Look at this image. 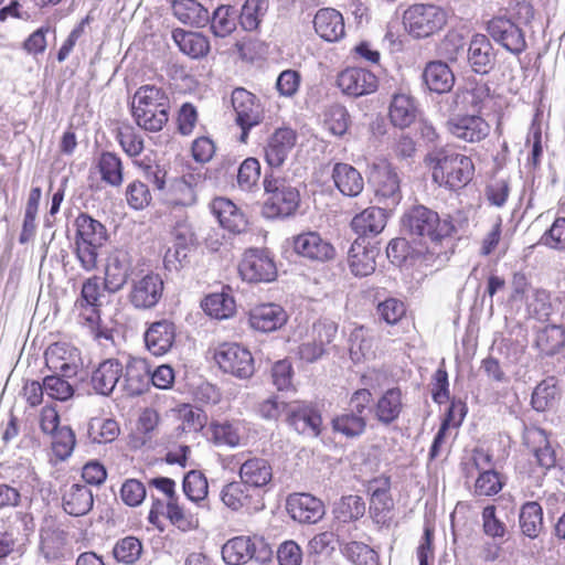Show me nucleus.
I'll list each match as a JSON object with an SVG mask.
<instances>
[{
    "instance_id": "obj_1",
    "label": "nucleus",
    "mask_w": 565,
    "mask_h": 565,
    "mask_svg": "<svg viewBox=\"0 0 565 565\" xmlns=\"http://www.w3.org/2000/svg\"><path fill=\"white\" fill-rule=\"evenodd\" d=\"M402 226L413 238L430 243L433 247L429 253L436 256L443 254L441 249L436 250V247L456 231L451 216L446 215L441 218L437 212L422 204L413 205L404 212Z\"/></svg>"
},
{
    "instance_id": "obj_19",
    "label": "nucleus",
    "mask_w": 565,
    "mask_h": 565,
    "mask_svg": "<svg viewBox=\"0 0 565 565\" xmlns=\"http://www.w3.org/2000/svg\"><path fill=\"white\" fill-rule=\"evenodd\" d=\"M286 415L288 424L299 434L319 436L322 418L312 406L302 402H292L289 403Z\"/></svg>"
},
{
    "instance_id": "obj_38",
    "label": "nucleus",
    "mask_w": 565,
    "mask_h": 565,
    "mask_svg": "<svg viewBox=\"0 0 565 565\" xmlns=\"http://www.w3.org/2000/svg\"><path fill=\"white\" fill-rule=\"evenodd\" d=\"M172 40L179 50L191 58H202L210 52L209 39L199 32L177 28L172 31Z\"/></svg>"
},
{
    "instance_id": "obj_25",
    "label": "nucleus",
    "mask_w": 565,
    "mask_h": 565,
    "mask_svg": "<svg viewBox=\"0 0 565 565\" xmlns=\"http://www.w3.org/2000/svg\"><path fill=\"white\" fill-rule=\"evenodd\" d=\"M124 371L117 359H107L98 364L90 376L93 390L100 395L108 396L119 383Z\"/></svg>"
},
{
    "instance_id": "obj_33",
    "label": "nucleus",
    "mask_w": 565,
    "mask_h": 565,
    "mask_svg": "<svg viewBox=\"0 0 565 565\" xmlns=\"http://www.w3.org/2000/svg\"><path fill=\"white\" fill-rule=\"evenodd\" d=\"M211 211L220 225L230 232L241 233L246 227V220L241 210L226 198H216L212 201Z\"/></svg>"
},
{
    "instance_id": "obj_64",
    "label": "nucleus",
    "mask_w": 565,
    "mask_h": 565,
    "mask_svg": "<svg viewBox=\"0 0 565 565\" xmlns=\"http://www.w3.org/2000/svg\"><path fill=\"white\" fill-rule=\"evenodd\" d=\"M539 244L556 250H565V217H557L542 235Z\"/></svg>"
},
{
    "instance_id": "obj_28",
    "label": "nucleus",
    "mask_w": 565,
    "mask_h": 565,
    "mask_svg": "<svg viewBox=\"0 0 565 565\" xmlns=\"http://www.w3.org/2000/svg\"><path fill=\"white\" fill-rule=\"evenodd\" d=\"M94 504V495L90 488L83 483L65 486L62 495L64 511L73 516L87 514Z\"/></svg>"
},
{
    "instance_id": "obj_14",
    "label": "nucleus",
    "mask_w": 565,
    "mask_h": 565,
    "mask_svg": "<svg viewBox=\"0 0 565 565\" xmlns=\"http://www.w3.org/2000/svg\"><path fill=\"white\" fill-rule=\"evenodd\" d=\"M339 88L345 95L360 97L372 94L377 88V77L361 67H349L342 71L337 79Z\"/></svg>"
},
{
    "instance_id": "obj_15",
    "label": "nucleus",
    "mask_w": 565,
    "mask_h": 565,
    "mask_svg": "<svg viewBox=\"0 0 565 565\" xmlns=\"http://www.w3.org/2000/svg\"><path fill=\"white\" fill-rule=\"evenodd\" d=\"M297 141V134L291 128L276 129L264 147V158L270 168H280L287 160Z\"/></svg>"
},
{
    "instance_id": "obj_51",
    "label": "nucleus",
    "mask_w": 565,
    "mask_h": 565,
    "mask_svg": "<svg viewBox=\"0 0 565 565\" xmlns=\"http://www.w3.org/2000/svg\"><path fill=\"white\" fill-rule=\"evenodd\" d=\"M268 7V0H246L238 17L243 30L256 31L266 15Z\"/></svg>"
},
{
    "instance_id": "obj_9",
    "label": "nucleus",
    "mask_w": 565,
    "mask_h": 565,
    "mask_svg": "<svg viewBox=\"0 0 565 565\" xmlns=\"http://www.w3.org/2000/svg\"><path fill=\"white\" fill-rule=\"evenodd\" d=\"M238 271L242 279L248 282H268L277 275L273 258L266 250L258 248H250L244 253Z\"/></svg>"
},
{
    "instance_id": "obj_3",
    "label": "nucleus",
    "mask_w": 565,
    "mask_h": 565,
    "mask_svg": "<svg viewBox=\"0 0 565 565\" xmlns=\"http://www.w3.org/2000/svg\"><path fill=\"white\" fill-rule=\"evenodd\" d=\"M425 162L431 169L434 181L451 190L467 185L475 173L473 162L468 156L447 148L430 149Z\"/></svg>"
},
{
    "instance_id": "obj_2",
    "label": "nucleus",
    "mask_w": 565,
    "mask_h": 565,
    "mask_svg": "<svg viewBox=\"0 0 565 565\" xmlns=\"http://www.w3.org/2000/svg\"><path fill=\"white\" fill-rule=\"evenodd\" d=\"M170 99L162 87L142 85L134 94L131 115L137 126L149 132H158L169 120Z\"/></svg>"
},
{
    "instance_id": "obj_54",
    "label": "nucleus",
    "mask_w": 565,
    "mask_h": 565,
    "mask_svg": "<svg viewBox=\"0 0 565 565\" xmlns=\"http://www.w3.org/2000/svg\"><path fill=\"white\" fill-rule=\"evenodd\" d=\"M323 124L333 136L342 137L351 125V117L344 106L334 104L326 109Z\"/></svg>"
},
{
    "instance_id": "obj_42",
    "label": "nucleus",
    "mask_w": 565,
    "mask_h": 565,
    "mask_svg": "<svg viewBox=\"0 0 565 565\" xmlns=\"http://www.w3.org/2000/svg\"><path fill=\"white\" fill-rule=\"evenodd\" d=\"M192 174L174 179L163 193L166 202L173 206H191L196 202V194L192 185Z\"/></svg>"
},
{
    "instance_id": "obj_47",
    "label": "nucleus",
    "mask_w": 565,
    "mask_h": 565,
    "mask_svg": "<svg viewBox=\"0 0 565 565\" xmlns=\"http://www.w3.org/2000/svg\"><path fill=\"white\" fill-rule=\"evenodd\" d=\"M222 502L231 510L238 511L241 509H252V495L249 494L248 487L238 481H233L225 484L221 491ZM257 509V507H253Z\"/></svg>"
},
{
    "instance_id": "obj_7",
    "label": "nucleus",
    "mask_w": 565,
    "mask_h": 565,
    "mask_svg": "<svg viewBox=\"0 0 565 565\" xmlns=\"http://www.w3.org/2000/svg\"><path fill=\"white\" fill-rule=\"evenodd\" d=\"M213 358L218 367L237 379H249L255 372L254 358L248 349L236 342L218 344Z\"/></svg>"
},
{
    "instance_id": "obj_32",
    "label": "nucleus",
    "mask_w": 565,
    "mask_h": 565,
    "mask_svg": "<svg viewBox=\"0 0 565 565\" xmlns=\"http://www.w3.org/2000/svg\"><path fill=\"white\" fill-rule=\"evenodd\" d=\"M385 209L371 206L356 214L351 221L352 230L360 237H369L376 236L380 234L385 225L387 220Z\"/></svg>"
},
{
    "instance_id": "obj_48",
    "label": "nucleus",
    "mask_w": 565,
    "mask_h": 565,
    "mask_svg": "<svg viewBox=\"0 0 565 565\" xmlns=\"http://www.w3.org/2000/svg\"><path fill=\"white\" fill-rule=\"evenodd\" d=\"M519 522L525 536L530 539L537 537L543 529L542 507L535 501L524 503L520 511Z\"/></svg>"
},
{
    "instance_id": "obj_59",
    "label": "nucleus",
    "mask_w": 565,
    "mask_h": 565,
    "mask_svg": "<svg viewBox=\"0 0 565 565\" xmlns=\"http://www.w3.org/2000/svg\"><path fill=\"white\" fill-rule=\"evenodd\" d=\"M141 552V542L134 536H127L118 541L113 551L115 558L125 564L135 563L140 557Z\"/></svg>"
},
{
    "instance_id": "obj_61",
    "label": "nucleus",
    "mask_w": 565,
    "mask_h": 565,
    "mask_svg": "<svg viewBox=\"0 0 565 565\" xmlns=\"http://www.w3.org/2000/svg\"><path fill=\"white\" fill-rule=\"evenodd\" d=\"M495 511L494 505L483 508L481 513L483 533L493 540H503L508 529L505 523L497 516Z\"/></svg>"
},
{
    "instance_id": "obj_24",
    "label": "nucleus",
    "mask_w": 565,
    "mask_h": 565,
    "mask_svg": "<svg viewBox=\"0 0 565 565\" xmlns=\"http://www.w3.org/2000/svg\"><path fill=\"white\" fill-rule=\"evenodd\" d=\"M122 388L130 396L145 393L150 384V370L143 359L130 358L122 371Z\"/></svg>"
},
{
    "instance_id": "obj_12",
    "label": "nucleus",
    "mask_w": 565,
    "mask_h": 565,
    "mask_svg": "<svg viewBox=\"0 0 565 565\" xmlns=\"http://www.w3.org/2000/svg\"><path fill=\"white\" fill-rule=\"evenodd\" d=\"M487 30L495 42L513 54H520L526 47L522 30L510 19L493 18L488 22Z\"/></svg>"
},
{
    "instance_id": "obj_35",
    "label": "nucleus",
    "mask_w": 565,
    "mask_h": 565,
    "mask_svg": "<svg viewBox=\"0 0 565 565\" xmlns=\"http://www.w3.org/2000/svg\"><path fill=\"white\" fill-rule=\"evenodd\" d=\"M423 81L430 92L448 93L455 84V75L450 67L441 61L429 62L422 74Z\"/></svg>"
},
{
    "instance_id": "obj_40",
    "label": "nucleus",
    "mask_w": 565,
    "mask_h": 565,
    "mask_svg": "<svg viewBox=\"0 0 565 565\" xmlns=\"http://www.w3.org/2000/svg\"><path fill=\"white\" fill-rule=\"evenodd\" d=\"M561 399L558 381L554 376L542 380L533 390L531 406L536 412H546L554 408Z\"/></svg>"
},
{
    "instance_id": "obj_55",
    "label": "nucleus",
    "mask_w": 565,
    "mask_h": 565,
    "mask_svg": "<svg viewBox=\"0 0 565 565\" xmlns=\"http://www.w3.org/2000/svg\"><path fill=\"white\" fill-rule=\"evenodd\" d=\"M211 30L217 38H225L236 29V11L231 6H220L210 17Z\"/></svg>"
},
{
    "instance_id": "obj_39",
    "label": "nucleus",
    "mask_w": 565,
    "mask_h": 565,
    "mask_svg": "<svg viewBox=\"0 0 565 565\" xmlns=\"http://www.w3.org/2000/svg\"><path fill=\"white\" fill-rule=\"evenodd\" d=\"M403 394L398 387L386 390L374 406L376 419L383 425L394 423L403 411Z\"/></svg>"
},
{
    "instance_id": "obj_22",
    "label": "nucleus",
    "mask_w": 565,
    "mask_h": 565,
    "mask_svg": "<svg viewBox=\"0 0 565 565\" xmlns=\"http://www.w3.org/2000/svg\"><path fill=\"white\" fill-rule=\"evenodd\" d=\"M175 341V327L169 320L152 322L145 332V343L148 351L156 356L168 353Z\"/></svg>"
},
{
    "instance_id": "obj_36",
    "label": "nucleus",
    "mask_w": 565,
    "mask_h": 565,
    "mask_svg": "<svg viewBox=\"0 0 565 565\" xmlns=\"http://www.w3.org/2000/svg\"><path fill=\"white\" fill-rule=\"evenodd\" d=\"M173 15L183 24L201 29L209 24V11L195 0H172Z\"/></svg>"
},
{
    "instance_id": "obj_45",
    "label": "nucleus",
    "mask_w": 565,
    "mask_h": 565,
    "mask_svg": "<svg viewBox=\"0 0 565 565\" xmlns=\"http://www.w3.org/2000/svg\"><path fill=\"white\" fill-rule=\"evenodd\" d=\"M97 170L102 181L110 186H120L124 181L121 159L114 152L105 151L97 160Z\"/></svg>"
},
{
    "instance_id": "obj_46",
    "label": "nucleus",
    "mask_w": 565,
    "mask_h": 565,
    "mask_svg": "<svg viewBox=\"0 0 565 565\" xmlns=\"http://www.w3.org/2000/svg\"><path fill=\"white\" fill-rule=\"evenodd\" d=\"M239 423L215 420L209 426L210 439L216 446L237 447L241 444Z\"/></svg>"
},
{
    "instance_id": "obj_5",
    "label": "nucleus",
    "mask_w": 565,
    "mask_h": 565,
    "mask_svg": "<svg viewBox=\"0 0 565 565\" xmlns=\"http://www.w3.org/2000/svg\"><path fill=\"white\" fill-rule=\"evenodd\" d=\"M264 190L267 195L264 212L267 217H289L300 205L299 190L285 178L266 174Z\"/></svg>"
},
{
    "instance_id": "obj_10",
    "label": "nucleus",
    "mask_w": 565,
    "mask_h": 565,
    "mask_svg": "<svg viewBox=\"0 0 565 565\" xmlns=\"http://www.w3.org/2000/svg\"><path fill=\"white\" fill-rule=\"evenodd\" d=\"M375 199L383 209L392 211L402 200L399 178L396 170L386 162L375 167L373 172Z\"/></svg>"
},
{
    "instance_id": "obj_21",
    "label": "nucleus",
    "mask_w": 565,
    "mask_h": 565,
    "mask_svg": "<svg viewBox=\"0 0 565 565\" xmlns=\"http://www.w3.org/2000/svg\"><path fill=\"white\" fill-rule=\"evenodd\" d=\"M295 252L308 259L326 262L334 256V247L317 232H306L294 238Z\"/></svg>"
},
{
    "instance_id": "obj_6",
    "label": "nucleus",
    "mask_w": 565,
    "mask_h": 565,
    "mask_svg": "<svg viewBox=\"0 0 565 565\" xmlns=\"http://www.w3.org/2000/svg\"><path fill=\"white\" fill-rule=\"evenodd\" d=\"M404 24L415 38H428L440 31L447 22V12L438 6L416 3L404 12Z\"/></svg>"
},
{
    "instance_id": "obj_37",
    "label": "nucleus",
    "mask_w": 565,
    "mask_h": 565,
    "mask_svg": "<svg viewBox=\"0 0 565 565\" xmlns=\"http://www.w3.org/2000/svg\"><path fill=\"white\" fill-rule=\"evenodd\" d=\"M524 441L531 447L537 463L545 469H551L556 463L555 451L550 445L545 430L532 427L525 430Z\"/></svg>"
},
{
    "instance_id": "obj_26",
    "label": "nucleus",
    "mask_w": 565,
    "mask_h": 565,
    "mask_svg": "<svg viewBox=\"0 0 565 565\" xmlns=\"http://www.w3.org/2000/svg\"><path fill=\"white\" fill-rule=\"evenodd\" d=\"M249 326L262 332H271L282 327L287 315L282 307L276 303H263L249 311Z\"/></svg>"
},
{
    "instance_id": "obj_30",
    "label": "nucleus",
    "mask_w": 565,
    "mask_h": 565,
    "mask_svg": "<svg viewBox=\"0 0 565 565\" xmlns=\"http://www.w3.org/2000/svg\"><path fill=\"white\" fill-rule=\"evenodd\" d=\"M239 478L248 488L260 489L271 481L273 467L267 459L253 457L241 465Z\"/></svg>"
},
{
    "instance_id": "obj_34",
    "label": "nucleus",
    "mask_w": 565,
    "mask_h": 565,
    "mask_svg": "<svg viewBox=\"0 0 565 565\" xmlns=\"http://www.w3.org/2000/svg\"><path fill=\"white\" fill-rule=\"evenodd\" d=\"M260 540L250 536H236L228 540L222 547V557L228 565H241L250 561Z\"/></svg>"
},
{
    "instance_id": "obj_52",
    "label": "nucleus",
    "mask_w": 565,
    "mask_h": 565,
    "mask_svg": "<svg viewBox=\"0 0 565 565\" xmlns=\"http://www.w3.org/2000/svg\"><path fill=\"white\" fill-rule=\"evenodd\" d=\"M332 429L347 438L360 437L366 429V417L343 411L332 419Z\"/></svg>"
},
{
    "instance_id": "obj_11",
    "label": "nucleus",
    "mask_w": 565,
    "mask_h": 565,
    "mask_svg": "<svg viewBox=\"0 0 565 565\" xmlns=\"http://www.w3.org/2000/svg\"><path fill=\"white\" fill-rule=\"evenodd\" d=\"M46 366L63 377H72L77 374L79 369V352L76 348L56 342L51 344L45 351Z\"/></svg>"
},
{
    "instance_id": "obj_63",
    "label": "nucleus",
    "mask_w": 565,
    "mask_h": 565,
    "mask_svg": "<svg viewBox=\"0 0 565 565\" xmlns=\"http://www.w3.org/2000/svg\"><path fill=\"white\" fill-rule=\"evenodd\" d=\"M502 481L499 473L491 468L480 472L475 483V493L478 495H494L502 489Z\"/></svg>"
},
{
    "instance_id": "obj_17",
    "label": "nucleus",
    "mask_w": 565,
    "mask_h": 565,
    "mask_svg": "<svg viewBox=\"0 0 565 565\" xmlns=\"http://www.w3.org/2000/svg\"><path fill=\"white\" fill-rule=\"evenodd\" d=\"M287 511L295 521L307 524L319 522L326 513L323 502L310 493L289 495Z\"/></svg>"
},
{
    "instance_id": "obj_49",
    "label": "nucleus",
    "mask_w": 565,
    "mask_h": 565,
    "mask_svg": "<svg viewBox=\"0 0 565 565\" xmlns=\"http://www.w3.org/2000/svg\"><path fill=\"white\" fill-rule=\"evenodd\" d=\"M166 518L182 532H189L199 526L196 514L185 509V507L179 502V498L166 502Z\"/></svg>"
},
{
    "instance_id": "obj_13",
    "label": "nucleus",
    "mask_w": 565,
    "mask_h": 565,
    "mask_svg": "<svg viewBox=\"0 0 565 565\" xmlns=\"http://www.w3.org/2000/svg\"><path fill=\"white\" fill-rule=\"evenodd\" d=\"M132 274V258L125 249L113 250L106 262L104 288L109 292L119 291Z\"/></svg>"
},
{
    "instance_id": "obj_44",
    "label": "nucleus",
    "mask_w": 565,
    "mask_h": 565,
    "mask_svg": "<svg viewBox=\"0 0 565 565\" xmlns=\"http://www.w3.org/2000/svg\"><path fill=\"white\" fill-rule=\"evenodd\" d=\"M458 99L467 107L477 110L486 108L492 100L491 90L484 82H467L458 94Z\"/></svg>"
},
{
    "instance_id": "obj_18",
    "label": "nucleus",
    "mask_w": 565,
    "mask_h": 565,
    "mask_svg": "<svg viewBox=\"0 0 565 565\" xmlns=\"http://www.w3.org/2000/svg\"><path fill=\"white\" fill-rule=\"evenodd\" d=\"M449 132L467 142H479L490 132V125L480 115H457L447 121Z\"/></svg>"
},
{
    "instance_id": "obj_57",
    "label": "nucleus",
    "mask_w": 565,
    "mask_h": 565,
    "mask_svg": "<svg viewBox=\"0 0 565 565\" xmlns=\"http://www.w3.org/2000/svg\"><path fill=\"white\" fill-rule=\"evenodd\" d=\"M350 358L354 363L373 355V341L367 331L363 327L355 328L350 334Z\"/></svg>"
},
{
    "instance_id": "obj_62",
    "label": "nucleus",
    "mask_w": 565,
    "mask_h": 565,
    "mask_svg": "<svg viewBox=\"0 0 565 565\" xmlns=\"http://www.w3.org/2000/svg\"><path fill=\"white\" fill-rule=\"evenodd\" d=\"M60 374L47 375L43 379L45 394L56 401H67L74 394L73 386Z\"/></svg>"
},
{
    "instance_id": "obj_4",
    "label": "nucleus",
    "mask_w": 565,
    "mask_h": 565,
    "mask_svg": "<svg viewBox=\"0 0 565 565\" xmlns=\"http://www.w3.org/2000/svg\"><path fill=\"white\" fill-rule=\"evenodd\" d=\"M75 226L76 259L85 271H93L98 265L99 249L107 241V231L99 221L84 213L76 217Z\"/></svg>"
},
{
    "instance_id": "obj_60",
    "label": "nucleus",
    "mask_w": 565,
    "mask_h": 565,
    "mask_svg": "<svg viewBox=\"0 0 565 565\" xmlns=\"http://www.w3.org/2000/svg\"><path fill=\"white\" fill-rule=\"evenodd\" d=\"M260 177V164L255 158L245 159L238 168L237 183L244 191H250L257 185Z\"/></svg>"
},
{
    "instance_id": "obj_41",
    "label": "nucleus",
    "mask_w": 565,
    "mask_h": 565,
    "mask_svg": "<svg viewBox=\"0 0 565 565\" xmlns=\"http://www.w3.org/2000/svg\"><path fill=\"white\" fill-rule=\"evenodd\" d=\"M535 345L547 356L559 353L565 348V328L561 324H547L536 332Z\"/></svg>"
},
{
    "instance_id": "obj_31",
    "label": "nucleus",
    "mask_w": 565,
    "mask_h": 565,
    "mask_svg": "<svg viewBox=\"0 0 565 565\" xmlns=\"http://www.w3.org/2000/svg\"><path fill=\"white\" fill-rule=\"evenodd\" d=\"M331 177L335 188L345 196L355 198L364 189L362 174L349 163H335Z\"/></svg>"
},
{
    "instance_id": "obj_23",
    "label": "nucleus",
    "mask_w": 565,
    "mask_h": 565,
    "mask_svg": "<svg viewBox=\"0 0 565 565\" xmlns=\"http://www.w3.org/2000/svg\"><path fill=\"white\" fill-rule=\"evenodd\" d=\"M467 60L472 71L488 74L495 64V53L490 40L484 34L472 35L467 50Z\"/></svg>"
},
{
    "instance_id": "obj_43",
    "label": "nucleus",
    "mask_w": 565,
    "mask_h": 565,
    "mask_svg": "<svg viewBox=\"0 0 565 565\" xmlns=\"http://www.w3.org/2000/svg\"><path fill=\"white\" fill-rule=\"evenodd\" d=\"M414 100L406 94H395L390 105V119L399 128L408 127L416 118Z\"/></svg>"
},
{
    "instance_id": "obj_58",
    "label": "nucleus",
    "mask_w": 565,
    "mask_h": 565,
    "mask_svg": "<svg viewBox=\"0 0 565 565\" xmlns=\"http://www.w3.org/2000/svg\"><path fill=\"white\" fill-rule=\"evenodd\" d=\"M342 553L348 561L354 565H376L377 555L366 544L361 542H349L342 547Z\"/></svg>"
},
{
    "instance_id": "obj_53",
    "label": "nucleus",
    "mask_w": 565,
    "mask_h": 565,
    "mask_svg": "<svg viewBox=\"0 0 565 565\" xmlns=\"http://www.w3.org/2000/svg\"><path fill=\"white\" fill-rule=\"evenodd\" d=\"M365 509V502L360 495L349 494L335 502L333 514L341 522H351L361 519Z\"/></svg>"
},
{
    "instance_id": "obj_8",
    "label": "nucleus",
    "mask_w": 565,
    "mask_h": 565,
    "mask_svg": "<svg viewBox=\"0 0 565 565\" xmlns=\"http://www.w3.org/2000/svg\"><path fill=\"white\" fill-rule=\"evenodd\" d=\"M390 489L391 481L386 477L373 479L367 486L371 494L370 518L379 529H390L393 523L394 502Z\"/></svg>"
},
{
    "instance_id": "obj_50",
    "label": "nucleus",
    "mask_w": 565,
    "mask_h": 565,
    "mask_svg": "<svg viewBox=\"0 0 565 565\" xmlns=\"http://www.w3.org/2000/svg\"><path fill=\"white\" fill-rule=\"evenodd\" d=\"M183 492L186 498L204 507L209 493V483L205 476L199 470L189 471L182 483Z\"/></svg>"
},
{
    "instance_id": "obj_29",
    "label": "nucleus",
    "mask_w": 565,
    "mask_h": 565,
    "mask_svg": "<svg viewBox=\"0 0 565 565\" xmlns=\"http://www.w3.org/2000/svg\"><path fill=\"white\" fill-rule=\"evenodd\" d=\"M377 253L374 246L365 245L364 239H355L348 255L351 273L356 277H365L374 273Z\"/></svg>"
},
{
    "instance_id": "obj_20",
    "label": "nucleus",
    "mask_w": 565,
    "mask_h": 565,
    "mask_svg": "<svg viewBox=\"0 0 565 565\" xmlns=\"http://www.w3.org/2000/svg\"><path fill=\"white\" fill-rule=\"evenodd\" d=\"M232 105L239 127L253 128L263 120V108L256 97L245 88H236L232 93Z\"/></svg>"
},
{
    "instance_id": "obj_27",
    "label": "nucleus",
    "mask_w": 565,
    "mask_h": 565,
    "mask_svg": "<svg viewBox=\"0 0 565 565\" xmlns=\"http://www.w3.org/2000/svg\"><path fill=\"white\" fill-rule=\"evenodd\" d=\"M316 33L327 42H338L345 34L342 14L333 8H322L313 19Z\"/></svg>"
},
{
    "instance_id": "obj_16",
    "label": "nucleus",
    "mask_w": 565,
    "mask_h": 565,
    "mask_svg": "<svg viewBox=\"0 0 565 565\" xmlns=\"http://www.w3.org/2000/svg\"><path fill=\"white\" fill-rule=\"evenodd\" d=\"M163 281L157 274H148L131 285L129 301L137 309H151L162 297Z\"/></svg>"
},
{
    "instance_id": "obj_56",
    "label": "nucleus",
    "mask_w": 565,
    "mask_h": 565,
    "mask_svg": "<svg viewBox=\"0 0 565 565\" xmlns=\"http://www.w3.org/2000/svg\"><path fill=\"white\" fill-rule=\"evenodd\" d=\"M202 307L204 311L215 319H227L235 312V301L226 294L209 295Z\"/></svg>"
}]
</instances>
